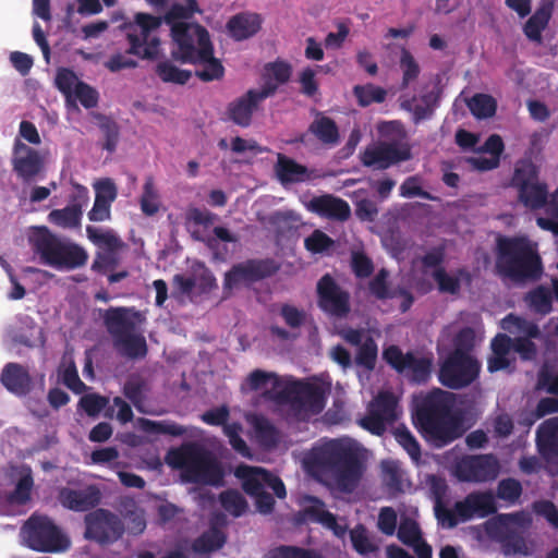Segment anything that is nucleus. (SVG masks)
<instances>
[{
	"instance_id": "nucleus-1",
	"label": "nucleus",
	"mask_w": 558,
	"mask_h": 558,
	"mask_svg": "<svg viewBox=\"0 0 558 558\" xmlns=\"http://www.w3.org/2000/svg\"><path fill=\"white\" fill-rule=\"evenodd\" d=\"M307 463L312 469L331 475L344 492L354 489L364 472L359 448L348 439H329L313 447Z\"/></svg>"
},
{
	"instance_id": "nucleus-2",
	"label": "nucleus",
	"mask_w": 558,
	"mask_h": 558,
	"mask_svg": "<svg viewBox=\"0 0 558 558\" xmlns=\"http://www.w3.org/2000/svg\"><path fill=\"white\" fill-rule=\"evenodd\" d=\"M414 420L424 437L438 447L462 435L459 418L452 413V395L439 388L416 403Z\"/></svg>"
},
{
	"instance_id": "nucleus-3",
	"label": "nucleus",
	"mask_w": 558,
	"mask_h": 558,
	"mask_svg": "<svg viewBox=\"0 0 558 558\" xmlns=\"http://www.w3.org/2000/svg\"><path fill=\"white\" fill-rule=\"evenodd\" d=\"M495 268L514 282L537 281L544 271L536 245L525 235H498Z\"/></svg>"
},
{
	"instance_id": "nucleus-4",
	"label": "nucleus",
	"mask_w": 558,
	"mask_h": 558,
	"mask_svg": "<svg viewBox=\"0 0 558 558\" xmlns=\"http://www.w3.org/2000/svg\"><path fill=\"white\" fill-rule=\"evenodd\" d=\"M29 243L41 264L58 270L77 269L85 266L88 260V254L84 247L54 234L46 226L33 229Z\"/></svg>"
},
{
	"instance_id": "nucleus-5",
	"label": "nucleus",
	"mask_w": 558,
	"mask_h": 558,
	"mask_svg": "<svg viewBox=\"0 0 558 558\" xmlns=\"http://www.w3.org/2000/svg\"><path fill=\"white\" fill-rule=\"evenodd\" d=\"M167 462L181 470L191 483L219 484L223 472L209 451L196 444H189L169 451Z\"/></svg>"
},
{
	"instance_id": "nucleus-6",
	"label": "nucleus",
	"mask_w": 558,
	"mask_h": 558,
	"mask_svg": "<svg viewBox=\"0 0 558 558\" xmlns=\"http://www.w3.org/2000/svg\"><path fill=\"white\" fill-rule=\"evenodd\" d=\"M27 546L41 553H62L71 542L62 529L46 514L33 513L22 527Z\"/></svg>"
},
{
	"instance_id": "nucleus-7",
	"label": "nucleus",
	"mask_w": 558,
	"mask_h": 558,
	"mask_svg": "<svg viewBox=\"0 0 558 558\" xmlns=\"http://www.w3.org/2000/svg\"><path fill=\"white\" fill-rule=\"evenodd\" d=\"M510 184L525 207L539 209L547 204V184L539 180V169L532 160L521 159L515 163Z\"/></svg>"
},
{
	"instance_id": "nucleus-8",
	"label": "nucleus",
	"mask_w": 558,
	"mask_h": 558,
	"mask_svg": "<svg viewBox=\"0 0 558 558\" xmlns=\"http://www.w3.org/2000/svg\"><path fill=\"white\" fill-rule=\"evenodd\" d=\"M162 24V19L148 13H136L134 23L126 27V39L130 45L128 54L151 60L158 56L160 40L155 34Z\"/></svg>"
},
{
	"instance_id": "nucleus-9",
	"label": "nucleus",
	"mask_w": 558,
	"mask_h": 558,
	"mask_svg": "<svg viewBox=\"0 0 558 558\" xmlns=\"http://www.w3.org/2000/svg\"><path fill=\"white\" fill-rule=\"evenodd\" d=\"M481 364L468 352L454 349L440 364L439 383L453 390L470 386L480 375Z\"/></svg>"
},
{
	"instance_id": "nucleus-10",
	"label": "nucleus",
	"mask_w": 558,
	"mask_h": 558,
	"mask_svg": "<svg viewBox=\"0 0 558 558\" xmlns=\"http://www.w3.org/2000/svg\"><path fill=\"white\" fill-rule=\"evenodd\" d=\"M383 357L396 372L404 375L413 384H426L432 377V354H416L411 351L403 353L398 345L392 344L384 350Z\"/></svg>"
},
{
	"instance_id": "nucleus-11",
	"label": "nucleus",
	"mask_w": 558,
	"mask_h": 558,
	"mask_svg": "<svg viewBox=\"0 0 558 558\" xmlns=\"http://www.w3.org/2000/svg\"><path fill=\"white\" fill-rule=\"evenodd\" d=\"M86 233L87 238L99 248L92 269L106 274L117 268L121 263V253L128 250L129 245L113 230H101L94 226H87Z\"/></svg>"
},
{
	"instance_id": "nucleus-12",
	"label": "nucleus",
	"mask_w": 558,
	"mask_h": 558,
	"mask_svg": "<svg viewBox=\"0 0 558 558\" xmlns=\"http://www.w3.org/2000/svg\"><path fill=\"white\" fill-rule=\"evenodd\" d=\"M171 36L177 46L171 56L181 63L193 62L198 49L211 44L208 31L198 23L173 24Z\"/></svg>"
},
{
	"instance_id": "nucleus-13",
	"label": "nucleus",
	"mask_w": 558,
	"mask_h": 558,
	"mask_svg": "<svg viewBox=\"0 0 558 558\" xmlns=\"http://www.w3.org/2000/svg\"><path fill=\"white\" fill-rule=\"evenodd\" d=\"M499 472V461L492 453L464 456L454 465L457 478L466 483L490 482L497 478Z\"/></svg>"
},
{
	"instance_id": "nucleus-14",
	"label": "nucleus",
	"mask_w": 558,
	"mask_h": 558,
	"mask_svg": "<svg viewBox=\"0 0 558 558\" xmlns=\"http://www.w3.org/2000/svg\"><path fill=\"white\" fill-rule=\"evenodd\" d=\"M317 305L327 315L344 318L351 311L350 293L342 289L330 274H325L317 282Z\"/></svg>"
},
{
	"instance_id": "nucleus-15",
	"label": "nucleus",
	"mask_w": 558,
	"mask_h": 558,
	"mask_svg": "<svg viewBox=\"0 0 558 558\" xmlns=\"http://www.w3.org/2000/svg\"><path fill=\"white\" fill-rule=\"evenodd\" d=\"M397 405L398 400L392 392H379L368 404L367 414L360 422L361 426L374 435H383L387 425L398 418Z\"/></svg>"
},
{
	"instance_id": "nucleus-16",
	"label": "nucleus",
	"mask_w": 558,
	"mask_h": 558,
	"mask_svg": "<svg viewBox=\"0 0 558 558\" xmlns=\"http://www.w3.org/2000/svg\"><path fill=\"white\" fill-rule=\"evenodd\" d=\"M278 268L275 260L270 258H252L235 264L225 274L223 289L232 290L240 283L250 284L257 282L275 275Z\"/></svg>"
},
{
	"instance_id": "nucleus-17",
	"label": "nucleus",
	"mask_w": 558,
	"mask_h": 558,
	"mask_svg": "<svg viewBox=\"0 0 558 558\" xmlns=\"http://www.w3.org/2000/svg\"><path fill=\"white\" fill-rule=\"evenodd\" d=\"M412 158L411 148L408 144L396 142H380L369 146L361 154V162L364 167H373L377 170H386L393 165L408 161Z\"/></svg>"
},
{
	"instance_id": "nucleus-18",
	"label": "nucleus",
	"mask_w": 558,
	"mask_h": 558,
	"mask_svg": "<svg viewBox=\"0 0 558 558\" xmlns=\"http://www.w3.org/2000/svg\"><path fill=\"white\" fill-rule=\"evenodd\" d=\"M85 537L99 544H109L122 536L123 525L114 513L97 509L85 517Z\"/></svg>"
},
{
	"instance_id": "nucleus-19",
	"label": "nucleus",
	"mask_w": 558,
	"mask_h": 558,
	"mask_svg": "<svg viewBox=\"0 0 558 558\" xmlns=\"http://www.w3.org/2000/svg\"><path fill=\"white\" fill-rule=\"evenodd\" d=\"M13 171L25 183L33 182L44 169V160L38 150L16 140L12 157Z\"/></svg>"
},
{
	"instance_id": "nucleus-20",
	"label": "nucleus",
	"mask_w": 558,
	"mask_h": 558,
	"mask_svg": "<svg viewBox=\"0 0 558 558\" xmlns=\"http://www.w3.org/2000/svg\"><path fill=\"white\" fill-rule=\"evenodd\" d=\"M278 400H291L294 403L308 408L314 413H319L325 405L324 391L311 383L295 381L278 392Z\"/></svg>"
},
{
	"instance_id": "nucleus-21",
	"label": "nucleus",
	"mask_w": 558,
	"mask_h": 558,
	"mask_svg": "<svg viewBox=\"0 0 558 558\" xmlns=\"http://www.w3.org/2000/svg\"><path fill=\"white\" fill-rule=\"evenodd\" d=\"M456 511L462 521L488 517L497 511L495 496L490 490L470 493L463 500L456 502Z\"/></svg>"
},
{
	"instance_id": "nucleus-22",
	"label": "nucleus",
	"mask_w": 558,
	"mask_h": 558,
	"mask_svg": "<svg viewBox=\"0 0 558 558\" xmlns=\"http://www.w3.org/2000/svg\"><path fill=\"white\" fill-rule=\"evenodd\" d=\"M58 500L65 509L85 512L100 504L101 494L95 485H89L83 489L62 487L59 490Z\"/></svg>"
},
{
	"instance_id": "nucleus-23",
	"label": "nucleus",
	"mask_w": 558,
	"mask_h": 558,
	"mask_svg": "<svg viewBox=\"0 0 558 558\" xmlns=\"http://www.w3.org/2000/svg\"><path fill=\"white\" fill-rule=\"evenodd\" d=\"M141 313L126 307H110L104 315V323L112 341L136 331V324L141 320Z\"/></svg>"
},
{
	"instance_id": "nucleus-24",
	"label": "nucleus",
	"mask_w": 558,
	"mask_h": 558,
	"mask_svg": "<svg viewBox=\"0 0 558 558\" xmlns=\"http://www.w3.org/2000/svg\"><path fill=\"white\" fill-rule=\"evenodd\" d=\"M307 209L320 217L339 221L348 220L351 215L348 202L331 194L314 196L307 204Z\"/></svg>"
},
{
	"instance_id": "nucleus-25",
	"label": "nucleus",
	"mask_w": 558,
	"mask_h": 558,
	"mask_svg": "<svg viewBox=\"0 0 558 558\" xmlns=\"http://www.w3.org/2000/svg\"><path fill=\"white\" fill-rule=\"evenodd\" d=\"M0 380L8 391L19 397L26 396L32 389V377L28 369L19 363L5 364Z\"/></svg>"
},
{
	"instance_id": "nucleus-26",
	"label": "nucleus",
	"mask_w": 558,
	"mask_h": 558,
	"mask_svg": "<svg viewBox=\"0 0 558 558\" xmlns=\"http://www.w3.org/2000/svg\"><path fill=\"white\" fill-rule=\"evenodd\" d=\"M259 104L251 95L250 89L241 97L232 100L226 108V117L235 125L248 128L252 124L253 114L258 110Z\"/></svg>"
},
{
	"instance_id": "nucleus-27",
	"label": "nucleus",
	"mask_w": 558,
	"mask_h": 558,
	"mask_svg": "<svg viewBox=\"0 0 558 558\" xmlns=\"http://www.w3.org/2000/svg\"><path fill=\"white\" fill-rule=\"evenodd\" d=\"M262 22V16L258 13L242 12L233 15L226 27L231 38L241 41L257 34Z\"/></svg>"
},
{
	"instance_id": "nucleus-28",
	"label": "nucleus",
	"mask_w": 558,
	"mask_h": 558,
	"mask_svg": "<svg viewBox=\"0 0 558 558\" xmlns=\"http://www.w3.org/2000/svg\"><path fill=\"white\" fill-rule=\"evenodd\" d=\"M190 64H199L202 68L195 71V75L203 82L220 80L225 75V68L221 61L214 57V46H205L198 49L197 56L193 58Z\"/></svg>"
},
{
	"instance_id": "nucleus-29",
	"label": "nucleus",
	"mask_w": 558,
	"mask_h": 558,
	"mask_svg": "<svg viewBox=\"0 0 558 558\" xmlns=\"http://www.w3.org/2000/svg\"><path fill=\"white\" fill-rule=\"evenodd\" d=\"M275 171L282 184L301 183L312 179L311 170L306 166L283 154H278Z\"/></svg>"
},
{
	"instance_id": "nucleus-30",
	"label": "nucleus",
	"mask_w": 558,
	"mask_h": 558,
	"mask_svg": "<svg viewBox=\"0 0 558 558\" xmlns=\"http://www.w3.org/2000/svg\"><path fill=\"white\" fill-rule=\"evenodd\" d=\"M439 100L440 90L434 88L421 95L420 98L413 96L411 99L403 101L401 106L403 109L412 111L414 123H418L433 117Z\"/></svg>"
},
{
	"instance_id": "nucleus-31",
	"label": "nucleus",
	"mask_w": 558,
	"mask_h": 558,
	"mask_svg": "<svg viewBox=\"0 0 558 558\" xmlns=\"http://www.w3.org/2000/svg\"><path fill=\"white\" fill-rule=\"evenodd\" d=\"M308 132L326 146L332 147L340 142L339 128L336 121L322 112L316 113V118L308 126Z\"/></svg>"
},
{
	"instance_id": "nucleus-32",
	"label": "nucleus",
	"mask_w": 558,
	"mask_h": 558,
	"mask_svg": "<svg viewBox=\"0 0 558 558\" xmlns=\"http://www.w3.org/2000/svg\"><path fill=\"white\" fill-rule=\"evenodd\" d=\"M536 441L544 456L558 457V416L548 418L538 426Z\"/></svg>"
},
{
	"instance_id": "nucleus-33",
	"label": "nucleus",
	"mask_w": 558,
	"mask_h": 558,
	"mask_svg": "<svg viewBox=\"0 0 558 558\" xmlns=\"http://www.w3.org/2000/svg\"><path fill=\"white\" fill-rule=\"evenodd\" d=\"M554 10L553 2L543 3L525 22L524 35L532 41H542V32L547 27Z\"/></svg>"
},
{
	"instance_id": "nucleus-34",
	"label": "nucleus",
	"mask_w": 558,
	"mask_h": 558,
	"mask_svg": "<svg viewBox=\"0 0 558 558\" xmlns=\"http://www.w3.org/2000/svg\"><path fill=\"white\" fill-rule=\"evenodd\" d=\"M113 347L124 357L131 360L143 359L147 354V343L136 331L113 340Z\"/></svg>"
},
{
	"instance_id": "nucleus-35",
	"label": "nucleus",
	"mask_w": 558,
	"mask_h": 558,
	"mask_svg": "<svg viewBox=\"0 0 558 558\" xmlns=\"http://www.w3.org/2000/svg\"><path fill=\"white\" fill-rule=\"evenodd\" d=\"M524 534V531H519L518 529H513V526H502L498 537L502 553L506 556L517 554L524 556L530 555Z\"/></svg>"
},
{
	"instance_id": "nucleus-36",
	"label": "nucleus",
	"mask_w": 558,
	"mask_h": 558,
	"mask_svg": "<svg viewBox=\"0 0 558 558\" xmlns=\"http://www.w3.org/2000/svg\"><path fill=\"white\" fill-rule=\"evenodd\" d=\"M236 475L243 480V490L252 497L266 489L268 471L262 468L242 466L238 469Z\"/></svg>"
},
{
	"instance_id": "nucleus-37",
	"label": "nucleus",
	"mask_w": 558,
	"mask_h": 558,
	"mask_svg": "<svg viewBox=\"0 0 558 558\" xmlns=\"http://www.w3.org/2000/svg\"><path fill=\"white\" fill-rule=\"evenodd\" d=\"M524 300L536 314L547 315L553 310V292L545 286H537L529 291Z\"/></svg>"
},
{
	"instance_id": "nucleus-38",
	"label": "nucleus",
	"mask_w": 558,
	"mask_h": 558,
	"mask_svg": "<svg viewBox=\"0 0 558 558\" xmlns=\"http://www.w3.org/2000/svg\"><path fill=\"white\" fill-rule=\"evenodd\" d=\"M501 328L511 333H523L522 338L537 339L541 338V330L537 324L514 314H508L501 320Z\"/></svg>"
},
{
	"instance_id": "nucleus-39",
	"label": "nucleus",
	"mask_w": 558,
	"mask_h": 558,
	"mask_svg": "<svg viewBox=\"0 0 558 558\" xmlns=\"http://www.w3.org/2000/svg\"><path fill=\"white\" fill-rule=\"evenodd\" d=\"M226 536L218 529H210L204 532L192 543V550L195 554H210L223 547Z\"/></svg>"
},
{
	"instance_id": "nucleus-40",
	"label": "nucleus",
	"mask_w": 558,
	"mask_h": 558,
	"mask_svg": "<svg viewBox=\"0 0 558 558\" xmlns=\"http://www.w3.org/2000/svg\"><path fill=\"white\" fill-rule=\"evenodd\" d=\"M83 210L78 206L68 205L62 209H53L48 215V220L63 229L77 228L81 225Z\"/></svg>"
},
{
	"instance_id": "nucleus-41",
	"label": "nucleus",
	"mask_w": 558,
	"mask_h": 558,
	"mask_svg": "<svg viewBox=\"0 0 558 558\" xmlns=\"http://www.w3.org/2000/svg\"><path fill=\"white\" fill-rule=\"evenodd\" d=\"M352 92L359 106L363 108L368 107L372 104H381L387 97V90L385 88L372 83L355 85Z\"/></svg>"
},
{
	"instance_id": "nucleus-42",
	"label": "nucleus",
	"mask_w": 558,
	"mask_h": 558,
	"mask_svg": "<svg viewBox=\"0 0 558 558\" xmlns=\"http://www.w3.org/2000/svg\"><path fill=\"white\" fill-rule=\"evenodd\" d=\"M185 4L182 3H173L168 12L166 13L163 20L170 25L172 28L173 24H179L181 22H186L193 17L195 13H199V7L196 0H184Z\"/></svg>"
},
{
	"instance_id": "nucleus-43",
	"label": "nucleus",
	"mask_w": 558,
	"mask_h": 558,
	"mask_svg": "<svg viewBox=\"0 0 558 558\" xmlns=\"http://www.w3.org/2000/svg\"><path fill=\"white\" fill-rule=\"evenodd\" d=\"M468 107L477 119H487L495 116L497 102L493 96L480 93L469 99Z\"/></svg>"
},
{
	"instance_id": "nucleus-44",
	"label": "nucleus",
	"mask_w": 558,
	"mask_h": 558,
	"mask_svg": "<svg viewBox=\"0 0 558 558\" xmlns=\"http://www.w3.org/2000/svg\"><path fill=\"white\" fill-rule=\"evenodd\" d=\"M156 74L165 83L184 85L192 76L189 70H182L170 61H162L156 65Z\"/></svg>"
},
{
	"instance_id": "nucleus-45",
	"label": "nucleus",
	"mask_w": 558,
	"mask_h": 558,
	"mask_svg": "<svg viewBox=\"0 0 558 558\" xmlns=\"http://www.w3.org/2000/svg\"><path fill=\"white\" fill-rule=\"evenodd\" d=\"M221 507L231 515L239 518L246 512L247 502L243 495L235 489H228L220 494Z\"/></svg>"
},
{
	"instance_id": "nucleus-46",
	"label": "nucleus",
	"mask_w": 558,
	"mask_h": 558,
	"mask_svg": "<svg viewBox=\"0 0 558 558\" xmlns=\"http://www.w3.org/2000/svg\"><path fill=\"white\" fill-rule=\"evenodd\" d=\"M377 353V343L371 336H367L364 342L359 347L355 355V364L366 371H373L376 365Z\"/></svg>"
},
{
	"instance_id": "nucleus-47",
	"label": "nucleus",
	"mask_w": 558,
	"mask_h": 558,
	"mask_svg": "<svg viewBox=\"0 0 558 558\" xmlns=\"http://www.w3.org/2000/svg\"><path fill=\"white\" fill-rule=\"evenodd\" d=\"M159 195L155 187L154 179L153 177H148L145 180L144 186H143V193L140 199V205L142 211L146 216H154L159 210Z\"/></svg>"
},
{
	"instance_id": "nucleus-48",
	"label": "nucleus",
	"mask_w": 558,
	"mask_h": 558,
	"mask_svg": "<svg viewBox=\"0 0 558 558\" xmlns=\"http://www.w3.org/2000/svg\"><path fill=\"white\" fill-rule=\"evenodd\" d=\"M400 68L402 70L401 88H407L412 82H414L420 73L421 69L413 54L405 48H402L400 56Z\"/></svg>"
},
{
	"instance_id": "nucleus-49",
	"label": "nucleus",
	"mask_w": 558,
	"mask_h": 558,
	"mask_svg": "<svg viewBox=\"0 0 558 558\" xmlns=\"http://www.w3.org/2000/svg\"><path fill=\"white\" fill-rule=\"evenodd\" d=\"M34 486V480L31 468L19 478L14 490L10 494L9 500L13 504L25 505L31 500V494Z\"/></svg>"
},
{
	"instance_id": "nucleus-50",
	"label": "nucleus",
	"mask_w": 558,
	"mask_h": 558,
	"mask_svg": "<svg viewBox=\"0 0 558 558\" xmlns=\"http://www.w3.org/2000/svg\"><path fill=\"white\" fill-rule=\"evenodd\" d=\"M397 536L401 543L410 547L423 539L418 523L409 517L401 519Z\"/></svg>"
},
{
	"instance_id": "nucleus-51",
	"label": "nucleus",
	"mask_w": 558,
	"mask_h": 558,
	"mask_svg": "<svg viewBox=\"0 0 558 558\" xmlns=\"http://www.w3.org/2000/svg\"><path fill=\"white\" fill-rule=\"evenodd\" d=\"M436 494H437V497H436L434 511H435V517L438 521V524L441 525L442 527L453 529L460 522H463L462 519L460 518V515H458V513L456 511V505L453 506V509H448L441 500V495L438 494L437 490H436Z\"/></svg>"
},
{
	"instance_id": "nucleus-52",
	"label": "nucleus",
	"mask_w": 558,
	"mask_h": 558,
	"mask_svg": "<svg viewBox=\"0 0 558 558\" xmlns=\"http://www.w3.org/2000/svg\"><path fill=\"white\" fill-rule=\"evenodd\" d=\"M521 495L522 485L518 480L513 477H508L499 481L496 492V496L499 499L507 501L510 505H514L515 502H518Z\"/></svg>"
},
{
	"instance_id": "nucleus-53",
	"label": "nucleus",
	"mask_w": 558,
	"mask_h": 558,
	"mask_svg": "<svg viewBox=\"0 0 558 558\" xmlns=\"http://www.w3.org/2000/svg\"><path fill=\"white\" fill-rule=\"evenodd\" d=\"M266 558H322V556L312 549L280 545L270 550Z\"/></svg>"
},
{
	"instance_id": "nucleus-54",
	"label": "nucleus",
	"mask_w": 558,
	"mask_h": 558,
	"mask_svg": "<svg viewBox=\"0 0 558 558\" xmlns=\"http://www.w3.org/2000/svg\"><path fill=\"white\" fill-rule=\"evenodd\" d=\"M395 437L413 460L417 461L421 458V446L405 426L398 427L395 432Z\"/></svg>"
},
{
	"instance_id": "nucleus-55",
	"label": "nucleus",
	"mask_w": 558,
	"mask_h": 558,
	"mask_svg": "<svg viewBox=\"0 0 558 558\" xmlns=\"http://www.w3.org/2000/svg\"><path fill=\"white\" fill-rule=\"evenodd\" d=\"M317 506L307 507L305 509L306 515L315 522L322 523L328 529H336L337 518L333 513L324 508V502L318 498H313Z\"/></svg>"
},
{
	"instance_id": "nucleus-56",
	"label": "nucleus",
	"mask_w": 558,
	"mask_h": 558,
	"mask_svg": "<svg viewBox=\"0 0 558 558\" xmlns=\"http://www.w3.org/2000/svg\"><path fill=\"white\" fill-rule=\"evenodd\" d=\"M433 278L437 282L438 290L442 293L457 294L460 291V278L448 275L444 267L435 269Z\"/></svg>"
},
{
	"instance_id": "nucleus-57",
	"label": "nucleus",
	"mask_w": 558,
	"mask_h": 558,
	"mask_svg": "<svg viewBox=\"0 0 558 558\" xmlns=\"http://www.w3.org/2000/svg\"><path fill=\"white\" fill-rule=\"evenodd\" d=\"M333 240L320 230H315L304 241L305 248L314 254L323 253L333 246Z\"/></svg>"
},
{
	"instance_id": "nucleus-58",
	"label": "nucleus",
	"mask_w": 558,
	"mask_h": 558,
	"mask_svg": "<svg viewBox=\"0 0 558 558\" xmlns=\"http://www.w3.org/2000/svg\"><path fill=\"white\" fill-rule=\"evenodd\" d=\"M350 539L353 548L359 554H369L375 549L368 538L367 530L363 524H357L354 529L351 530Z\"/></svg>"
},
{
	"instance_id": "nucleus-59",
	"label": "nucleus",
	"mask_w": 558,
	"mask_h": 558,
	"mask_svg": "<svg viewBox=\"0 0 558 558\" xmlns=\"http://www.w3.org/2000/svg\"><path fill=\"white\" fill-rule=\"evenodd\" d=\"M265 71L270 78L281 85L288 83L292 75V66L290 63L281 60L267 63Z\"/></svg>"
},
{
	"instance_id": "nucleus-60",
	"label": "nucleus",
	"mask_w": 558,
	"mask_h": 558,
	"mask_svg": "<svg viewBox=\"0 0 558 558\" xmlns=\"http://www.w3.org/2000/svg\"><path fill=\"white\" fill-rule=\"evenodd\" d=\"M73 94L75 95L76 99H78L81 105L86 109L95 108L98 105V92L85 82H77Z\"/></svg>"
},
{
	"instance_id": "nucleus-61",
	"label": "nucleus",
	"mask_w": 558,
	"mask_h": 558,
	"mask_svg": "<svg viewBox=\"0 0 558 558\" xmlns=\"http://www.w3.org/2000/svg\"><path fill=\"white\" fill-rule=\"evenodd\" d=\"M77 82L80 81L72 70L66 68L58 70L56 75V86L66 98L73 95Z\"/></svg>"
},
{
	"instance_id": "nucleus-62",
	"label": "nucleus",
	"mask_w": 558,
	"mask_h": 558,
	"mask_svg": "<svg viewBox=\"0 0 558 558\" xmlns=\"http://www.w3.org/2000/svg\"><path fill=\"white\" fill-rule=\"evenodd\" d=\"M255 432L265 446H275L278 441V433L276 427L267 418H258L255 423Z\"/></svg>"
},
{
	"instance_id": "nucleus-63",
	"label": "nucleus",
	"mask_w": 558,
	"mask_h": 558,
	"mask_svg": "<svg viewBox=\"0 0 558 558\" xmlns=\"http://www.w3.org/2000/svg\"><path fill=\"white\" fill-rule=\"evenodd\" d=\"M280 316L286 325L292 329L302 327L306 320V313L291 304H282L280 307Z\"/></svg>"
},
{
	"instance_id": "nucleus-64",
	"label": "nucleus",
	"mask_w": 558,
	"mask_h": 558,
	"mask_svg": "<svg viewBox=\"0 0 558 558\" xmlns=\"http://www.w3.org/2000/svg\"><path fill=\"white\" fill-rule=\"evenodd\" d=\"M397 512L393 508L383 507L378 514V530L385 535H393L397 529Z\"/></svg>"
}]
</instances>
